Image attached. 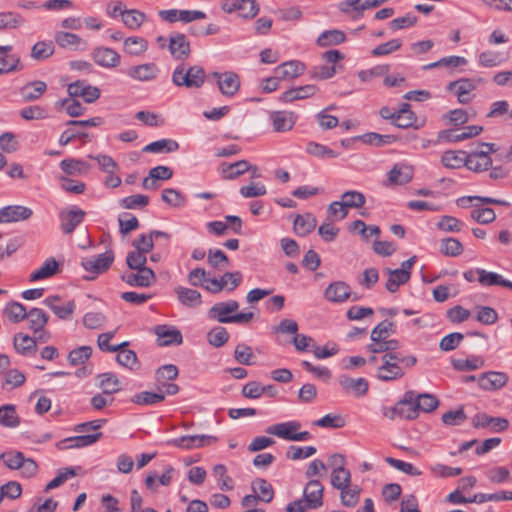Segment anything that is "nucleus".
Segmentation results:
<instances>
[{"label": "nucleus", "instance_id": "nucleus-1", "mask_svg": "<svg viewBox=\"0 0 512 512\" xmlns=\"http://www.w3.org/2000/svg\"><path fill=\"white\" fill-rule=\"evenodd\" d=\"M239 303L236 300H228L215 303L208 310V318L219 323L247 324L254 318L253 312H238Z\"/></svg>", "mask_w": 512, "mask_h": 512}, {"label": "nucleus", "instance_id": "nucleus-2", "mask_svg": "<svg viewBox=\"0 0 512 512\" xmlns=\"http://www.w3.org/2000/svg\"><path fill=\"white\" fill-rule=\"evenodd\" d=\"M206 73L202 66L193 65L185 69L183 64L178 65L172 73V82L178 87L200 88L205 82Z\"/></svg>", "mask_w": 512, "mask_h": 512}, {"label": "nucleus", "instance_id": "nucleus-3", "mask_svg": "<svg viewBox=\"0 0 512 512\" xmlns=\"http://www.w3.org/2000/svg\"><path fill=\"white\" fill-rule=\"evenodd\" d=\"M114 261V253L108 250L96 256L85 257L81 260V266L93 274L91 277H85L87 280H93L96 276L106 272Z\"/></svg>", "mask_w": 512, "mask_h": 512}, {"label": "nucleus", "instance_id": "nucleus-4", "mask_svg": "<svg viewBox=\"0 0 512 512\" xmlns=\"http://www.w3.org/2000/svg\"><path fill=\"white\" fill-rule=\"evenodd\" d=\"M222 10L226 13L237 12L238 16L251 20L259 13V5L256 0H223Z\"/></svg>", "mask_w": 512, "mask_h": 512}, {"label": "nucleus", "instance_id": "nucleus-5", "mask_svg": "<svg viewBox=\"0 0 512 512\" xmlns=\"http://www.w3.org/2000/svg\"><path fill=\"white\" fill-rule=\"evenodd\" d=\"M217 440V437L212 435H184L167 440L165 445L185 450H192L210 445Z\"/></svg>", "mask_w": 512, "mask_h": 512}, {"label": "nucleus", "instance_id": "nucleus-6", "mask_svg": "<svg viewBox=\"0 0 512 512\" xmlns=\"http://www.w3.org/2000/svg\"><path fill=\"white\" fill-rule=\"evenodd\" d=\"M226 278H231V286L227 288L228 292L234 291L242 282L243 275L240 271L234 272H225L220 279L210 278L207 273V285H204L203 288L212 294L220 293L226 287Z\"/></svg>", "mask_w": 512, "mask_h": 512}, {"label": "nucleus", "instance_id": "nucleus-7", "mask_svg": "<svg viewBox=\"0 0 512 512\" xmlns=\"http://www.w3.org/2000/svg\"><path fill=\"white\" fill-rule=\"evenodd\" d=\"M120 278L129 286L146 288L156 281V274L151 268H142L124 272Z\"/></svg>", "mask_w": 512, "mask_h": 512}, {"label": "nucleus", "instance_id": "nucleus-8", "mask_svg": "<svg viewBox=\"0 0 512 512\" xmlns=\"http://www.w3.org/2000/svg\"><path fill=\"white\" fill-rule=\"evenodd\" d=\"M42 303L47 306L60 320L69 321L76 309L74 300H69L66 303L62 302L59 295H52L45 298Z\"/></svg>", "mask_w": 512, "mask_h": 512}, {"label": "nucleus", "instance_id": "nucleus-9", "mask_svg": "<svg viewBox=\"0 0 512 512\" xmlns=\"http://www.w3.org/2000/svg\"><path fill=\"white\" fill-rule=\"evenodd\" d=\"M211 76L216 79L220 92L226 97H233L240 88V78L237 73L227 71L213 72Z\"/></svg>", "mask_w": 512, "mask_h": 512}, {"label": "nucleus", "instance_id": "nucleus-10", "mask_svg": "<svg viewBox=\"0 0 512 512\" xmlns=\"http://www.w3.org/2000/svg\"><path fill=\"white\" fill-rule=\"evenodd\" d=\"M85 215V211L77 206L61 211L59 219L62 232L64 234H71L83 222Z\"/></svg>", "mask_w": 512, "mask_h": 512}, {"label": "nucleus", "instance_id": "nucleus-11", "mask_svg": "<svg viewBox=\"0 0 512 512\" xmlns=\"http://www.w3.org/2000/svg\"><path fill=\"white\" fill-rule=\"evenodd\" d=\"M338 383L346 394L357 398L365 396L369 390V382L363 377L351 378L342 374L338 377Z\"/></svg>", "mask_w": 512, "mask_h": 512}, {"label": "nucleus", "instance_id": "nucleus-12", "mask_svg": "<svg viewBox=\"0 0 512 512\" xmlns=\"http://www.w3.org/2000/svg\"><path fill=\"white\" fill-rule=\"evenodd\" d=\"M102 436L103 434L101 432H96L94 434L68 437L58 441L56 443V448L58 450H66L71 448L87 447L96 443L98 440L102 438Z\"/></svg>", "mask_w": 512, "mask_h": 512}, {"label": "nucleus", "instance_id": "nucleus-13", "mask_svg": "<svg viewBox=\"0 0 512 512\" xmlns=\"http://www.w3.org/2000/svg\"><path fill=\"white\" fill-rule=\"evenodd\" d=\"M476 87L477 83L475 80L470 78H460L450 82L446 89L454 92L460 103L467 104L471 100L470 93L475 90Z\"/></svg>", "mask_w": 512, "mask_h": 512}, {"label": "nucleus", "instance_id": "nucleus-14", "mask_svg": "<svg viewBox=\"0 0 512 512\" xmlns=\"http://www.w3.org/2000/svg\"><path fill=\"white\" fill-rule=\"evenodd\" d=\"M160 347L180 345L183 342L181 331L168 325H158L154 329Z\"/></svg>", "mask_w": 512, "mask_h": 512}, {"label": "nucleus", "instance_id": "nucleus-15", "mask_svg": "<svg viewBox=\"0 0 512 512\" xmlns=\"http://www.w3.org/2000/svg\"><path fill=\"white\" fill-rule=\"evenodd\" d=\"M91 56L97 65L108 69L117 67L121 59L115 50L103 46L94 48Z\"/></svg>", "mask_w": 512, "mask_h": 512}, {"label": "nucleus", "instance_id": "nucleus-16", "mask_svg": "<svg viewBox=\"0 0 512 512\" xmlns=\"http://www.w3.org/2000/svg\"><path fill=\"white\" fill-rule=\"evenodd\" d=\"M169 51L175 60H185L191 53L190 43L183 33H175L169 38Z\"/></svg>", "mask_w": 512, "mask_h": 512}, {"label": "nucleus", "instance_id": "nucleus-17", "mask_svg": "<svg viewBox=\"0 0 512 512\" xmlns=\"http://www.w3.org/2000/svg\"><path fill=\"white\" fill-rule=\"evenodd\" d=\"M33 215L31 208L22 205H8L0 209V223L24 221Z\"/></svg>", "mask_w": 512, "mask_h": 512}, {"label": "nucleus", "instance_id": "nucleus-18", "mask_svg": "<svg viewBox=\"0 0 512 512\" xmlns=\"http://www.w3.org/2000/svg\"><path fill=\"white\" fill-rule=\"evenodd\" d=\"M508 380L509 377L504 372L489 371L482 373L478 377V385L483 390L492 391L504 387Z\"/></svg>", "mask_w": 512, "mask_h": 512}, {"label": "nucleus", "instance_id": "nucleus-19", "mask_svg": "<svg viewBox=\"0 0 512 512\" xmlns=\"http://www.w3.org/2000/svg\"><path fill=\"white\" fill-rule=\"evenodd\" d=\"M301 428V423L299 421H287L282 423H277L275 425H271L266 428V433L277 436L278 438L294 441L295 434Z\"/></svg>", "mask_w": 512, "mask_h": 512}, {"label": "nucleus", "instance_id": "nucleus-20", "mask_svg": "<svg viewBox=\"0 0 512 512\" xmlns=\"http://www.w3.org/2000/svg\"><path fill=\"white\" fill-rule=\"evenodd\" d=\"M306 66L298 60L286 61L274 69V74L278 80L294 79L304 73Z\"/></svg>", "mask_w": 512, "mask_h": 512}, {"label": "nucleus", "instance_id": "nucleus-21", "mask_svg": "<svg viewBox=\"0 0 512 512\" xmlns=\"http://www.w3.org/2000/svg\"><path fill=\"white\" fill-rule=\"evenodd\" d=\"M324 487L319 480L310 479L303 490V498L311 505V509H317L323 505Z\"/></svg>", "mask_w": 512, "mask_h": 512}, {"label": "nucleus", "instance_id": "nucleus-22", "mask_svg": "<svg viewBox=\"0 0 512 512\" xmlns=\"http://www.w3.org/2000/svg\"><path fill=\"white\" fill-rule=\"evenodd\" d=\"M324 297L329 302L343 303L351 297L350 286L344 281H336L328 285Z\"/></svg>", "mask_w": 512, "mask_h": 512}, {"label": "nucleus", "instance_id": "nucleus-23", "mask_svg": "<svg viewBox=\"0 0 512 512\" xmlns=\"http://www.w3.org/2000/svg\"><path fill=\"white\" fill-rule=\"evenodd\" d=\"M270 120L276 132H287L294 127L297 115L292 111H273Z\"/></svg>", "mask_w": 512, "mask_h": 512}, {"label": "nucleus", "instance_id": "nucleus-24", "mask_svg": "<svg viewBox=\"0 0 512 512\" xmlns=\"http://www.w3.org/2000/svg\"><path fill=\"white\" fill-rule=\"evenodd\" d=\"M405 375L403 368L396 362L382 361L377 368L376 378L383 382L401 379Z\"/></svg>", "mask_w": 512, "mask_h": 512}, {"label": "nucleus", "instance_id": "nucleus-25", "mask_svg": "<svg viewBox=\"0 0 512 512\" xmlns=\"http://www.w3.org/2000/svg\"><path fill=\"white\" fill-rule=\"evenodd\" d=\"M414 171L412 166L406 164H395L388 172L390 185H405L413 179Z\"/></svg>", "mask_w": 512, "mask_h": 512}, {"label": "nucleus", "instance_id": "nucleus-26", "mask_svg": "<svg viewBox=\"0 0 512 512\" xmlns=\"http://www.w3.org/2000/svg\"><path fill=\"white\" fill-rule=\"evenodd\" d=\"M159 70L155 63H145L132 66L125 71V74L132 79L139 81H150L156 78Z\"/></svg>", "mask_w": 512, "mask_h": 512}, {"label": "nucleus", "instance_id": "nucleus-27", "mask_svg": "<svg viewBox=\"0 0 512 512\" xmlns=\"http://www.w3.org/2000/svg\"><path fill=\"white\" fill-rule=\"evenodd\" d=\"M13 346L17 353L23 356H32L37 352L36 339L24 333H16L13 337Z\"/></svg>", "mask_w": 512, "mask_h": 512}, {"label": "nucleus", "instance_id": "nucleus-28", "mask_svg": "<svg viewBox=\"0 0 512 512\" xmlns=\"http://www.w3.org/2000/svg\"><path fill=\"white\" fill-rule=\"evenodd\" d=\"M316 225L317 220L312 213L297 214L294 219L293 230L296 235L305 237L314 231Z\"/></svg>", "mask_w": 512, "mask_h": 512}, {"label": "nucleus", "instance_id": "nucleus-29", "mask_svg": "<svg viewBox=\"0 0 512 512\" xmlns=\"http://www.w3.org/2000/svg\"><path fill=\"white\" fill-rule=\"evenodd\" d=\"M174 292L176 293L179 302L186 307H198L202 303L201 293L197 290L178 286L174 289Z\"/></svg>", "mask_w": 512, "mask_h": 512}, {"label": "nucleus", "instance_id": "nucleus-30", "mask_svg": "<svg viewBox=\"0 0 512 512\" xmlns=\"http://www.w3.org/2000/svg\"><path fill=\"white\" fill-rule=\"evenodd\" d=\"M386 272L389 274V277L385 287L391 293H395L399 287L407 283L411 277V272L406 270L387 268Z\"/></svg>", "mask_w": 512, "mask_h": 512}, {"label": "nucleus", "instance_id": "nucleus-31", "mask_svg": "<svg viewBox=\"0 0 512 512\" xmlns=\"http://www.w3.org/2000/svg\"><path fill=\"white\" fill-rule=\"evenodd\" d=\"M47 90V84L44 81L36 80L28 82L20 89V95L24 101L30 102L39 99Z\"/></svg>", "mask_w": 512, "mask_h": 512}, {"label": "nucleus", "instance_id": "nucleus-32", "mask_svg": "<svg viewBox=\"0 0 512 512\" xmlns=\"http://www.w3.org/2000/svg\"><path fill=\"white\" fill-rule=\"evenodd\" d=\"M467 151L459 150H448L445 151L441 157L442 164L450 169H458L462 166L467 167Z\"/></svg>", "mask_w": 512, "mask_h": 512}, {"label": "nucleus", "instance_id": "nucleus-33", "mask_svg": "<svg viewBox=\"0 0 512 512\" xmlns=\"http://www.w3.org/2000/svg\"><path fill=\"white\" fill-rule=\"evenodd\" d=\"M59 265L57 261L50 257L44 261L42 266L32 272L29 276V281L35 282L38 280L46 279L59 273Z\"/></svg>", "mask_w": 512, "mask_h": 512}, {"label": "nucleus", "instance_id": "nucleus-34", "mask_svg": "<svg viewBox=\"0 0 512 512\" xmlns=\"http://www.w3.org/2000/svg\"><path fill=\"white\" fill-rule=\"evenodd\" d=\"M28 320V327L37 334L48 323L49 315L41 308H32L27 312L26 318Z\"/></svg>", "mask_w": 512, "mask_h": 512}, {"label": "nucleus", "instance_id": "nucleus-35", "mask_svg": "<svg viewBox=\"0 0 512 512\" xmlns=\"http://www.w3.org/2000/svg\"><path fill=\"white\" fill-rule=\"evenodd\" d=\"M59 166L67 175H81L91 168L90 164L86 161L74 158L63 159Z\"/></svg>", "mask_w": 512, "mask_h": 512}, {"label": "nucleus", "instance_id": "nucleus-36", "mask_svg": "<svg viewBox=\"0 0 512 512\" xmlns=\"http://www.w3.org/2000/svg\"><path fill=\"white\" fill-rule=\"evenodd\" d=\"M346 40V35L343 31L338 29H331L323 31L317 38L316 44L319 47H328L339 45Z\"/></svg>", "mask_w": 512, "mask_h": 512}, {"label": "nucleus", "instance_id": "nucleus-37", "mask_svg": "<svg viewBox=\"0 0 512 512\" xmlns=\"http://www.w3.org/2000/svg\"><path fill=\"white\" fill-rule=\"evenodd\" d=\"M179 149V143L173 139H160L149 143L143 148V152L149 153H172Z\"/></svg>", "mask_w": 512, "mask_h": 512}, {"label": "nucleus", "instance_id": "nucleus-38", "mask_svg": "<svg viewBox=\"0 0 512 512\" xmlns=\"http://www.w3.org/2000/svg\"><path fill=\"white\" fill-rule=\"evenodd\" d=\"M20 424V418L14 404L0 406V425L6 428H16Z\"/></svg>", "mask_w": 512, "mask_h": 512}, {"label": "nucleus", "instance_id": "nucleus-39", "mask_svg": "<svg viewBox=\"0 0 512 512\" xmlns=\"http://www.w3.org/2000/svg\"><path fill=\"white\" fill-rule=\"evenodd\" d=\"M355 139H361V141L365 144L373 145L376 147L390 145L397 141V137L394 135H382L376 132L365 133L361 136H356Z\"/></svg>", "mask_w": 512, "mask_h": 512}, {"label": "nucleus", "instance_id": "nucleus-40", "mask_svg": "<svg viewBox=\"0 0 512 512\" xmlns=\"http://www.w3.org/2000/svg\"><path fill=\"white\" fill-rule=\"evenodd\" d=\"M251 169V165L246 160H239L235 163L223 164L222 174L223 178L228 180L236 179Z\"/></svg>", "mask_w": 512, "mask_h": 512}, {"label": "nucleus", "instance_id": "nucleus-41", "mask_svg": "<svg viewBox=\"0 0 512 512\" xmlns=\"http://www.w3.org/2000/svg\"><path fill=\"white\" fill-rule=\"evenodd\" d=\"M165 399V394L162 392L142 391L135 394L131 398V402L142 406H151L158 404Z\"/></svg>", "mask_w": 512, "mask_h": 512}, {"label": "nucleus", "instance_id": "nucleus-42", "mask_svg": "<svg viewBox=\"0 0 512 512\" xmlns=\"http://www.w3.org/2000/svg\"><path fill=\"white\" fill-rule=\"evenodd\" d=\"M27 312L25 306L16 301L8 302L3 310V314L13 323H19L24 320Z\"/></svg>", "mask_w": 512, "mask_h": 512}, {"label": "nucleus", "instance_id": "nucleus-43", "mask_svg": "<svg viewBox=\"0 0 512 512\" xmlns=\"http://www.w3.org/2000/svg\"><path fill=\"white\" fill-rule=\"evenodd\" d=\"M99 386L103 394L112 395L120 391V381L114 373L107 372L98 375Z\"/></svg>", "mask_w": 512, "mask_h": 512}, {"label": "nucleus", "instance_id": "nucleus-44", "mask_svg": "<svg viewBox=\"0 0 512 512\" xmlns=\"http://www.w3.org/2000/svg\"><path fill=\"white\" fill-rule=\"evenodd\" d=\"M412 400L413 390H409L404 393L403 398L399 400L394 407H383V416L389 418L390 420H394L396 417H400V415L403 414V406H405L406 403H412Z\"/></svg>", "mask_w": 512, "mask_h": 512}, {"label": "nucleus", "instance_id": "nucleus-45", "mask_svg": "<svg viewBox=\"0 0 512 512\" xmlns=\"http://www.w3.org/2000/svg\"><path fill=\"white\" fill-rule=\"evenodd\" d=\"M252 490L255 493L259 491L260 495H256V497H258V500H261L265 503H270L274 498L273 487L266 479L259 478L253 482Z\"/></svg>", "mask_w": 512, "mask_h": 512}, {"label": "nucleus", "instance_id": "nucleus-46", "mask_svg": "<svg viewBox=\"0 0 512 512\" xmlns=\"http://www.w3.org/2000/svg\"><path fill=\"white\" fill-rule=\"evenodd\" d=\"M306 152L320 159L337 158L339 156V153L333 149L313 141L307 143Z\"/></svg>", "mask_w": 512, "mask_h": 512}, {"label": "nucleus", "instance_id": "nucleus-47", "mask_svg": "<svg viewBox=\"0 0 512 512\" xmlns=\"http://www.w3.org/2000/svg\"><path fill=\"white\" fill-rule=\"evenodd\" d=\"M24 453L18 450H8L0 454V461L11 470H19L23 465Z\"/></svg>", "mask_w": 512, "mask_h": 512}, {"label": "nucleus", "instance_id": "nucleus-48", "mask_svg": "<svg viewBox=\"0 0 512 512\" xmlns=\"http://www.w3.org/2000/svg\"><path fill=\"white\" fill-rule=\"evenodd\" d=\"M462 243L453 237L445 238L441 241L440 252L444 256L457 257L463 253Z\"/></svg>", "mask_w": 512, "mask_h": 512}, {"label": "nucleus", "instance_id": "nucleus-49", "mask_svg": "<svg viewBox=\"0 0 512 512\" xmlns=\"http://www.w3.org/2000/svg\"><path fill=\"white\" fill-rule=\"evenodd\" d=\"M24 65L20 61L18 55H1L0 56V75L14 71L23 70Z\"/></svg>", "mask_w": 512, "mask_h": 512}, {"label": "nucleus", "instance_id": "nucleus-50", "mask_svg": "<svg viewBox=\"0 0 512 512\" xmlns=\"http://www.w3.org/2000/svg\"><path fill=\"white\" fill-rule=\"evenodd\" d=\"M341 201L346 210L348 208H361L366 202V197L362 192L349 190L341 195Z\"/></svg>", "mask_w": 512, "mask_h": 512}, {"label": "nucleus", "instance_id": "nucleus-51", "mask_svg": "<svg viewBox=\"0 0 512 512\" xmlns=\"http://www.w3.org/2000/svg\"><path fill=\"white\" fill-rule=\"evenodd\" d=\"M396 333V324L389 320H383L377 324L371 331V340H377L380 338L387 339L390 335Z\"/></svg>", "mask_w": 512, "mask_h": 512}, {"label": "nucleus", "instance_id": "nucleus-52", "mask_svg": "<svg viewBox=\"0 0 512 512\" xmlns=\"http://www.w3.org/2000/svg\"><path fill=\"white\" fill-rule=\"evenodd\" d=\"M340 491H341L340 500H341V504L343 506L354 507L358 504L359 499H360V491H361V489L359 488L358 485L352 486L350 484V485H347V487L344 490H340Z\"/></svg>", "mask_w": 512, "mask_h": 512}, {"label": "nucleus", "instance_id": "nucleus-53", "mask_svg": "<svg viewBox=\"0 0 512 512\" xmlns=\"http://www.w3.org/2000/svg\"><path fill=\"white\" fill-rule=\"evenodd\" d=\"M484 365V360L479 356L468 359H453L452 366L457 371H474Z\"/></svg>", "mask_w": 512, "mask_h": 512}, {"label": "nucleus", "instance_id": "nucleus-54", "mask_svg": "<svg viewBox=\"0 0 512 512\" xmlns=\"http://www.w3.org/2000/svg\"><path fill=\"white\" fill-rule=\"evenodd\" d=\"M229 333L225 327L216 326L207 333V341L210 345L219 348L227 343Z\"/></svg>", "mask_w": 512, "mask_h": 512}, {"label": "nucleus", "instance_id": "nucleus-55", "mask_svg": "<svg viewBox=\"0 0 512 512\" xmlns=\"http://www.w3.org/2000/svg\"><path fill=\"white\" fill-rule=\"evenodd\" d=\"M92 355V348L84 345L73 349L68 354V362L72 366L84 364Z\"/></svg>", "mask_w": 512, "mask_h": 512}, {"label": "nucleus", "instance_id": "nucleus-56", "mask_svg": "<svg viewBox=\"0 0 512 512\" xmlns=\"http://www.w3.org/2000/svg\"><path fill=\"white\" fill-rule=\"evenodd\" d=\"M234 358L239 364L242 365L250 366L255 364V356L253 354L252 348L245 343H240L236 346L234 350Z\"/></svg>", "mask_w": 512, "mask_h": 512}, {"label": "nucleus", "instance_id": "nucleus-57", "mask_svg": "<svg viewBox=\"0 0 512 512\" xmlns=\"http://www.w3.org/2000/svg\"><path fill=\"white\" fill-rule=\"evenodd\" d=\"M124 48L130 55H140L148 48V42L142 37H128L124 41Z\"/></svg>", "mask_w": 512, "mask_h": 512}, {"label": "nucleus", "instance_id": "nucleus-58", "mask_svg": "<svg viewBox=\"0 0 512 512\" xmlns=\"http://www.w3.org/2000/svg\"><path fill=\"white\" fill-rule=\"evenodd\" d=\"M119 231L121 234L126 235L131 231L139 228L140 223L136 216L131 213L125 212L118 217Z\"/></svg>", "mask_w": 512, "mask_h": 512}, {"label": "nucleus", "instance_id": "nucleus-59", "mask_svg": "<svg viewBox=\"0 0 512 512\" xmlns=\"http://www.w3.org/2000/svg\"><path fill=\"white\" fill-rule=\"evenodd\" d=\"M161 199L172 207H182L186 204L184 195L176 189L166 188L162 191Z\"/></svg>", "mask_w": 512, "mask_h": 512}, {"label": "nucleus", "instance_id": "nucleus-60", "mask_svg": "<svg viewBox=\"0 0 512 512\" xmlns=\"http://www.w3.org/2000/svg\"><path fill=\"white\" fill-rule=\"evenodd\" d=\"M53 53L54 45L51 41H39L32 47L31 57L35 60H45L52 56Z\"/></svg>", "mask_w": 512, "mask_h": 512}, {"label": "nucleus", "instance_id": "nucleus-61", "mask_svg": "<svg viewBox=\"0 0 512 512\" xmlns=\"http://www.w3.org/2000/svg\"><path fill=\"white\" fill-rule=\"evenodd\" d=\"M24 23V18L15 12H0V30L15 29Z\"/></svg>", "mask_w": 512, "mask_h": 512}, {"label": "nucleus", "instance_id": "nucleus-62", "mask_svg": "<svg viewBox=\"0 0 512 512\" xmlns=\"http://www.w3.org/2000/svg\"><path fill=\"white\" fill-rule=\"evenodd\" d=\"M149 204V197L143 194H136L122 198L119 205L124 209L143 208Z\"/></svg>", "mask_w": 512, "mask_h": 512}, {"label": "nucleus", "instance_id": "nucleus-63", "mask_svg": "<svg viewBox=\"0 0 512 512\" xmlns=\"http://www.w3.org/2000/svg\"><path fill=\"white\" fill-rule=\"evenodd\" d=\"M146 15L136 9H129L126 14H123L122 21L124 25L132 30L138 29L142 23L145 21Z\"/></svg>", "mask_w": 512, "mask_h": 512}, {"label": "nucleus", "instance_id": "nucleus-64", "mask_svg": "<svg viewBox=\"0 0 512 512\" xmlns=\"http://www.w3.org/2000/svg\"><path fill=\"white\" fill-rule=\"evenodd\" d=\"M415 403L419 405V412H432L434 411L438 405V399L429 393L416 394Z\"/></svg>", "mask_w": 512, "mask_h": 512}]
</instances>
